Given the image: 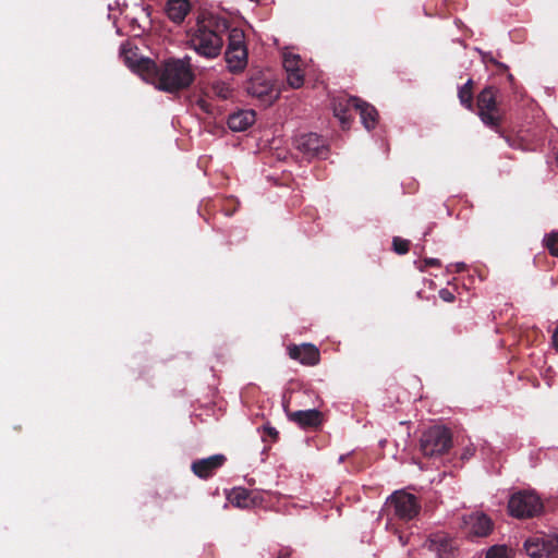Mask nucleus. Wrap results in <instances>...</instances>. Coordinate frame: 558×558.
I'll return each instance as SVG.
<instances>
[{
    "instance_id": "obj_1",
    "label": "nucleus",
    "mask_w": 558,
    "mask_h": 558,
    "mask_svg": "<svg viewBox=\"0 0 558 558\" xmlns=\"http://www.w3.org/2000/svg\"><path fill=\"white\" fill-rule=\"evenodd\" d=\"M231 28L228 19L210 12H202L197 15L195 24L186 32L187 46L199 57L208 60L216 59L222 51L223 37Z\"/></svg>"
},
{
    "instance_id": "obj_2",
    "label": "nucleus",
    "mask_w": 558,
    "mask_h": 558,
    "mask_svg": "<svg viewBox=\"0 0 558 558\" xmlns=\"http://www.w3.org/2000/svg\"><path fill=\"white\" fill-rule=\"evenodd\" d=\"M146 81L166 93H178L189 88L195 81L191 58H168L160 63L153 60L142 61Z\"/></svg>"
},
{
    "instance_id": "obj_3",
    "label": "nucleus",
    "mask_w": 558,
    "mask_h": 558,
    "mask_svg": "<svg viewBox=\"0 0 558 558\" xmlns=\"http://www.w3.org/2000/svg\"><path fill=\"white\" fill-rule=\"evenodd\" d=\"M421 509L420 499L415 495L400 489L387 498L383 511L391 519L409 522L417 518Z\"/></svg>"
},
{
    "instance_id": "obj_4",
    "label": "nucleus",
    "mask_w": 558,
    "mask_h": 558,
    "mask_svg": "<svg viewBox=\"0 0 558 558\" xmlns=\"http://www.w3.org/2000/svg\"><path fill=\"white\" fill-rule=\"evenodd\" d=\"M225 61L229 72L232 74H240L246 69L248 50L243 29L232 27L229 31L227 49L225 51Z\"/></svg>"
},
{
    "instance_id": "obj_5",
    "label": "nucleus",
    "mask_w": 558,
    "mask_h": 558,
    "mask_svg": "<svg viewBox=\"0 0 558 558\" xmlns=\"http://www.w3.org/2000/svg\"><path fill=\"white\" fill-rule=\"evenodd\" d=\"M246 92L265 107L272 105L280 95L272 74L268 71H253L246 83Z\"/></svg>"
},
{
    "instance_id": "obj_6",
    "label": "nucleus",
    "mask_w": 558,
    "mask_h": 558,
    "mask_svg": "<svg viewBox=\"0 0 558 558\" xmlns=\"http://www.w3.org/2000/svg\"><path fill=\"white\" fill-rule=\"evenodd\" d=\"M452 447V434L449 428L435 425L425 430L420 438V450L424 457H439Z\"/></svg>"
},
{
    "instance_id": "obj_7",
    "label": "nucleus",
    "mask_w": 558,
    "mask_h": 558,
    "mask_svg": "<svg viewBox=\"0 0 558 558\" xmlns=\"http://www.w3.org/2000/svg\"><path fill=\"white\" fill-rule=\"evenodd\" d=\"M544 505L534 492L521 490L511 495L508 501L510 515L518 519H529L542 513Z\"/></svg>"
},
{
    "instance_id": "obj_8",
    "label": "nucleus",
    "mask_w": 558,
    "mask_h": 558,
    "mask_svg": "<svg viewBox=\"0 0 558 558\" xmlns=\"http://www.w3.org/2000/svg\"><path fill=\"white\" fill-rule=\"evenodd\" d=\"M478 116L483 123L501 134V116L496 104V89L493 86L485 87L477 96Z\"/></svg>"
},
{
    "instance_id": "obj_9",
    "label": "nucleus",
    "mask_w": 558,
    "mask_h": 558,
    "mask_svg": "<svg viewBox=\"0 0 558 558\" xmlns=\"http://www.w3.org/2000/svg\"><path fill=\"white\" fill-rule=\"evenodd\" d=\"M294 145L306 158H326L328 155L326 141L316 133L298 136Z\"/></svg>"
},
{
    "instance_id": "obj_10",
    "label": "nucleus",
    "mask_w": 558,
    "mask_h": 558,
    "mask_svg": "<svg viewBox=\"0 0 558 558\" xmlns=\"http://www.w3.org/2000/svg\"><path fill=\"white\" fill-rule=\"evenodd\" d=\"M226 461V456L218 453L208 458L193 461L191 464V470L197 477L207 480L211 477L216 471L225 464Z\"/></svg>"
},
{
    "instance_id": "obj_11",
    "label": "nucleus",
    "mask_w": 558,
    "mask_h": 558,
    "mask_svg": "<svg viewBox=\"0 0 558 558\" xmlns=\"http://www.w3.org/2000/svg\"><path fill=\"white\" fill-rule=\"evenodd\" d=\"M290 359L299 361L303 365L314 366L319 363V350L312 343L301 345L292 344L288 348Z\"/></svg>"
},
{
    "instance_id": "obj_12",
    "label": "nucleus",
    "mask_w": 558,
    "mask_h": 558,
    "mask_svg": "<svg viewBox=\"0 0 558 558\" xmlns=\"http://www.w3.org/2000/svg\"><path fill=\"white\" fill-rule=\"evenodd\" d=\"M288 418L302 428H317L323 423V413L316 409L289 411L286 409Z\"/></svg>"
},
{
    "instance_id": "obj_13",
    "label": "nucleus",
    "mask_w": 558,
    "mask_h": 558,
    "mask_svg": "<svg viewBox=\"0 0 558 558\" xmlns=\"http://www.w3.org/2000/svg\"><path fill=\"white\" fill-rule=\"evenodd\" d=\"M429 549L435 551L439 558H450L453 555L456 545L452 538L445 533H436L429 537Z\"/></svg>"
},
{
    "instance_id": "obj_14",
    "label": "nucleus",
    "mask_w": 558,
    "mask_h": 558,
    "mask_svg": "<svg viewBox=\"0 0 558 558\" xmlns=\"http://www.w3.org/2000/svg\"><path fill=\"white\" fill-rule=\"evenodd\" d=\"M465 524L468 525L469 533L478 537L487 536L493 530L492 520L484 513L469 515Z\"/></svg>"
},
{
    "instance_id": "obj_15",
    "label": "nucleus",
    "mask_w": 558,
    "mask_h": 558,
    "mask_svg": "<svg viewBox=\"0 0 558 558\" xmlns=\"http://www.w3.org/2000/svg\"><path fill=\"white\" fill-rule=\"evenodd\" d=\"M360 98L357 97H338L333 101V113L341 121L342 125L349 124L351 121L350 110L357 107Z\"/></svg>"
},
{
    "instance_id": "obj_16",
    "label": "nucleus",
    "mask_w": 558,
    "mask_h": 558,
    "mask_svg": "<svg viewBox=\"0 0 558 558\" xmlns=\"http://www.w3.org/2000/svg\"><path fill=\"white\" fill-rule=\"evenodd\" d=\"M256 114L253 110H240L229 116L228 126L234 132H243L254 124Z\"/></svg>"
},
{
    "instance_id": "obj_17",
    "label": "nucleus",
    "mask_w": 558,
    "mask_h": 558,
    "mask_svg": "<svg viewBox=\"0 0 558 558\" xmlns=\"http://www.w3.org/2000/svg\"><path fill=\"white\" fill-rule=\"evenodd\" d=\"M191 10L189 0H168L166 4L167 16L177 24L184 21Z\"/></svg>"
},
{
    "instance_id": "obj_18",
    "label": "nucleus",
    "mask_w": 558,
    "mask_h": 558,
    "mask_svg": "<svg viewBox=\"0 0 558 558\" xmlns=\"http://www.w3.org/2000/svg\"><path fill=\"white\" fill-rule=\"evenodd\" d=\"M137 48H132L130 45H122L121 47V56L124 60V63L137 72L145 81H146V72L142 69V61L150 60L149 58L138 57Z\"/></svg>"
},
{
    "instance_id": "obj_19",
    "label": "nucleus",
    "mask_w": 558,
    "mask_h": 558,
    "mask_svg": "<svg viewBox=\"0 0 558 558\" xmlns=\"http://www.w3.org/2000/svg\"><path fill=\"white\" fill-rule=\"evenodd\" d=\"M355 110L359 111L362 123L368 131L375 129L378 122V112L374 106L360 99V104L355 107Z\"/></svg>"
},
{
    "instance_id": "obj_20",
    "label": "nucleus",
    "mask_w": 558,
    "mask_h": 558,
    "mask_svg": "<svg viewBox=\"0 0 558 558\" xmlns=\"http://www.w3.org/2000/svg\"><path fill=\"white\" fill-rule=\"evenodd\" d=\"M524 549L532 558H545L543 536H535L526 539L524 543Z\"/></svg>"
},
{
    "instance_id": "obj_21",
    "label": "nucleus",
    "mask_w": 558,
    "mask_h": 558,
    "mask_svg": "<svg viewBox=\"0 0 558 558\" xmlns=\"http://www.w3.org/2000/svg\"><path fill=\"white\" fill-rule=\"evenodd\" d=\"M232 505L239 508H248L253 504L251 493L245 488L234 489L229 497Z\"/></svg>"
},
{
    "instance_id": "obj_22",
    "label": "nucleus",
    "mask_w": 558,
    "mask_h": 558,
    "mask_svg": "<svg viewBox=\"0 0 558 558\" xmlns=\"http://www.w3.org/2000/svg\"><path fill=\"white\" fill-rule=\"evenodd\" d=\"M458 97L462 106L473 110V81L471 78L459 88Z\"/></svg>"
},
{
    "instance_id": "obj_23",
    "label": "nucleus",
    "mask_w": 558,
    "mask_h": 558,
    "mask_svg": "<svg viewBox=\"0 0 558 558\" xmlns=\"http://www.w3.org/2000/svg\"><path fill=\"white\" fill-rule=\"evenodd\" d=\"M283 66L287 70V83L292 88L301 87L304 83V76L301 73V71L299 69H290L289 68V59H284Z\"/></svg>"
},
{
    "instance_id": "obj_24",
    "label": "nucleus",
    "mask_w": 558,
    "mask_h": 558,
    "mask_svg": "<svg viewBox=\"0 0 558 558\" xmlns=\"http://www.w3.org/2000/svg\"><path fill=\"white\" fill-rule=\"evenodd\" d=\"M544 557L558 558V535H543Z\"/></svg>"
},
{
    "instance_id": "obj_25",
    "label": "nucleus",
    "mask_w": 558,
    "mask_h": 558,
    "mask_svg": "<svg viewBox=\"0 0 558 558\" xmlns=\"http://www.w3.org/2000/svg\"><path fill=\"white\" fill-rule=\"evenodd\" d=\"M544 246L549 251L550 255L558 257V231H553L543 240Z\"/></svg>"
},
{
    "instance_id": "obj_26",
    "label": "nucleus",
    "mask_w": 558,
    "mask_h": 558,
    "mask_svg": "<svg viewBox=\"0 0 558 558\" xmlns=\"http://www.w3.org/2000/svg\"><path fill=\"white\" fill-rule=\"evenodd\" d=\"M211 89L216 96L221 99H228L232 95V88L225 82H216L213 84Z\"/></svg>"
},
{
    "instance_id": "obj_27",
    "label": "nucleus",
    "mask_w": 558,
    "mask_h": 558,
    "mask_svg": "<svg viewBox=\"0 0 558 558\" xmlns=\"http://www.w3.org/2000/svg\"><path fill=\"white\" fill-rule=\"evenodd\" d=\"M392 248L399 255L407 254L410 250V241L400 236H395L392 240Z\"/></svg>"
},
{
    "instance_id": "obj_28",
    "label": "nucleus",
    "mask_w": 558,
    "mask_h": 558,
    "mask_svg": "<svg viewBox=\"0 0 558 558\" xmlns=\"http://www.w3.org/2000/svg\"><path fill=\"white\" fill-rule=\"evenodd\" d=\"M486 558H509L505 546H493L486 554Z\"/></svg>"
},
{
    "instance_id": "obj_29",
    "label": "nucleus",
    "mask_w": 558,
    "mask_h": 558,
    "mask_svg": "<svg viewBox=\"0 0 558 558\" xmlns=\"http://www.w3.org/2000/svg\"><path fill=\"white\" fill-rule=\"evenodd\" d=\"M441 262L438 258H424L418 266L421 271H425L427 267H440Z\"/></svg>"
},
{
    "instance_id": "obj_30",
    "label": "nucleus",
    "mask_w": 558,
    "mask_h": 558,
    "mask_svg": "<svg viewBox=\"0 0 558 558\" xmlns=\"http://www.w3.org/2000/svg\"><path fill=\"white\" fill-rule=\"evenodd\" d=\"M439 298L442 301L448 302V303H451L456 300L454 294L451 291H449L448 289H441L439 291Z\"/></svg>"
},
{
    "instance_id": "obj_31",
    "label": "nucleus",
    "mask_w": 558,
    "mask_h": 558,
    "mask_svg": "<svg viewBox=\"0 0 558 558\" xmlns=\"http://www.w3.org/2000/svg\"><path fill=\"white\" fill-rule=\"evenodd\" d=\"M264 434L269 436L274 441H276L278 439V435H279L278 430L271 426H265Z\"/></svg>"
},
{
    "instance_id": "obj_32",
    "label": "nucleus",
    "mask_w": 558,
    "mask_h": 558,
    "mask_svg": "<svg viewBox=\"0 0 558 558\" xmlns=\"http://www.w3.org/2000/svg\"><path fill=\"white\" fill-rule=\"evenodd\" d=\"M474 452H475L474 448L468 447L464 449V451L461 456V459L469 460L474 454Z\"/></svg>"
},
{
    "instance_id": "obj_33",
    "label": "nucleus",
    "mask_w": 558,
    "mask_h": 558,
    "mask_svg": "<svg viewBox=\"0 0 558 558\" xmlns=\"http://www.w3.org/2000/svg\"><path fill=\"white\" fill-rule=\"evenodd\" d=\"M291 549L290 548H283L279 551L277 558H291Z\"/></svg>"
},
{
    "instance_id": "obj_34",
    "label": "nucleus",
    "mask_w": 558,
    "mask_h": 558,
    "mask_svg": "<svg viewBox=\"0 0 558 558\" xmlns=\"http://www.w3.org/2000/svg\"><path fill=\"white\" fill-rule=\"evenodd\" d=\"M553 345L558 351V326L556 327L554 333H553Z\"/></svg>"
},
{
    "instance_id": "obj_35",
    "label": "nucleus",
    "mask_w": 558,
    "mask_h": 558,
    "mask_svg": "<svg viewBox=\"0 0 558 558\" xmlns=\"http://www.w3.org/2000/svg\"><path fill=\"white\" fill-rule=\"evenodd\" d=\"M289 59V68L290 69H296V63H298V59L294 57V58H288Z\"/></svg>"
},
{
    "instance_id": "obj_36",
    "label": "nucleus",
    "mask_w": 558,
    "mask_h": 558,
    "mask_svg": "<svg viewBox=\"0 0 558 558\" xmlns=\"http://www.w3.org/2000/svg\"><path fill=\"white\" fill-rule=\"evenodd\" d=\"M235 210H236V206H234V207L232 208V210H229V209H228V208H226V207L223 208V211H225V215H226V216H232V215L235 213Z\"/></svg>"
},
{
    "instance_id": "obj_37",
    "label": "nucleus",
    "mask_w": 558,
    "mask_h": 558,
    "mask_svg": "<svg viewBox=\"0 0 558 558\" xmlns=\"http://www.w3.org/2000/svg\"><path fill=\"white\" fill-rule=\"evenodd\" d=\"M199 106H201V108H202L203 110H205L206 112H208V108H207V107H208V105H207L204 100L199 101Z\"/></svg>"
},
{
    "instance_id": "obj_38",
    "label": "nucleus",
    "mask_w": 558,
    "mask_h": 558,
    "mask_svg": "<svg viewBox=\"0 0 558 558\" xmlns=\"http://www.w3.org/2000/svg\"><path fill=\"white\" fill-rule=\"evenodd\" d=\"M457 267H458V271H461L464 269L465 266H464V264H458Z\"/></svg>"
},
{
    "instance_id": "obj_39",
    "label": "nucleus",
    "mask_w": 558,
    "mask_h": 558,
    "mask_svg": "<svg viewBox=\"0 0 558 558\" xmlns=\"http://www.w3.org/2000/svg\"><path fill=\"white\" fill-rule=\"evenodd\" d=\"M429 232H430V228H429V229L424 233V235H425V236H426V235H428V234H429Z\"/></svg>"
}]
</instances>
